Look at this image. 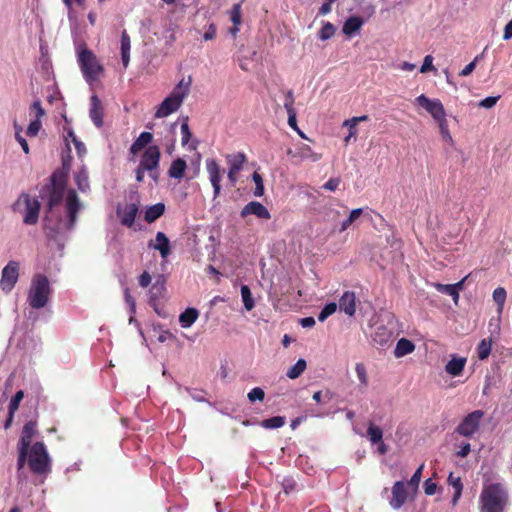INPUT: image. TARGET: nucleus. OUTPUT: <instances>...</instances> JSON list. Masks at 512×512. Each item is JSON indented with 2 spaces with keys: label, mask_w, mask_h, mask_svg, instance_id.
Returning <instances> with one entry per match:
<instances>
[{
  "label": "nucleus",
  "mask_w": 512,
  "mask_h": 512,
  "mask_svg": "<svg viewBox=\"0 0 512 512\" xmlns=\"http://www.w3.org/2000/svg\"><path fill=\"white\" fill-rule=\"evenodd\" d=\"M78 64L88 82L96 80L104 70L96 55L85 44L78 47Z\"/></svg>",
  "instance_id": "4"
},
{
  "label": "nucleus",
  "mask_w": 512,
  "mask_h": 512,
  "mask_svg": "<svg viewBox=\"0 0 512 512\" xmlns=\"http://www.w3.org/2000/svg\"><path fill=\"white\" fill-rule=\"evenodd\" d=\"M148 247L159 251L163 259L167 258L171 252L170 241L163 232H157L155 242L150 240Z\"/></svg>",
  "instance_id": "18"
},
{
  "label": "nucleus",
  "mask_w": 512,
  "mask_h": 512,
  "mask_svg": "<svg viewBox=\"0 0 512 512\" xmlns=\"http://www.w3.org/2000/svg\"><path fill=\"white\" fill-rule=\"evenodd\" d=\"M477 61H478V56H477V57H476L472 62H470L469 64H467V65L462 69V71L460 72V74H459V75H460V76H464V77H465V76L470 75V74L474 71V69H475V67H476V62H477Z\"/></svg>",
  "instance_id": "61"
},
{
  "label": "nucleus",
  "mask_w": 512,
  "mask_h": 512,
  "mask_svg": "<svg viewBox=\"0 0 512 512\" xmlns=\"http://www.w3.org/2000/svg\"><path fill=\"white\" fill-rule=\"evenodd\" d=\"M343 126L348 127L349 129V137H356L357 135V122H350V119H347L343 122Z\"/></svg>",
  "instance_id": "62"
},
{
  "label": "nucleus",
  "mask_w": 512,
  "mask_h": 512,
  "mask_svg": "<svg viewBox=\"0 0 512 512\" xmlns=\"http://www.w3.org/2000/svg\"><path fill=\"white\" fill-rule=\"evenodd\" d=\"M182 144L186 145L191 137V132L188 125V117H186L181 125Z\"/></svg>",
  "instance_id": "53"
},
{
  "label": "nucleus",
  "mask_w": 512,
  "mask_h": 512,
  "mask_svg": "<svg viewBox=\"0 0 512 512\" xmlns=\"http://www.w3.org/2000/svg\"><path fill=\"white\" fill-rule=\"evenodd\" d=\"M151 283V276L148 272L144 271L139 277V285L141 287H148Z\"/></svg>",
  "instance_id": "63"
},
{
  "label": "nucleus",
  "mask_w": 512,
  "mask_h": 512,
  "mask_svg": "<svg viewBox=\"0 0 512 512\" xmlns=\"http://www.w3.org/2000/svg\"><path fill=\"white\" fill-rule=\"evenodd\" d=\"M465 279L466 278L455 284L435 283L434 287L438 292L451 296L454 302L457 303L459 300V290L463 287Z\"/></svg>",
  "instance_id": "23"
},
{
  "label": "nucleus",
  "mask_w": 512,
  "mask_h": 512,
  "mask_svg": "<svg viewBox=\"0 0 512 512\" xmlns=\"http://www.w3.org/2000/svg\"><path fill=\"white\" fill-rule=\"evenodd\" d=\"M391 334L385 326H380L375 333L373 340L380 345H385L390 340Z\"/></svg>",
  "instance_id": "43"
},
{
  "label": "nucleus",
  "mask_w": 512,
  "mask_h": 512,
  "mask_svg": "<svg viewBox=\"0 0 512 512\" xmlns=\"http://www.w3.org/2000/svg\"><path fill=\"white\" fill-rule=\"evenodd\" d=\"M483 416L484 412L482 410L469 413L457 426L456 432L464 437H471L479 429Z\"/></svg>",
  "instance_id": "11"
},
{
  "label": "nucleus",
  "mask_w": 512,
  "mask_h": 512,
  "mask_svg": "<svg viewBox=\"0 0 512 512\" xmlns=\"http://www.w3.org/2000/svg\"><path fill=\"white\" fill-rule=\"evenodd\" d=\"M206 171L209 181L213 187V199H216L221 193V180L223 170L215 159L209 158L205 161Z\"/></svg>",
  "instance_id": "12"
},
{
  "label": "nucleus",
  "mask_w": 512,
  "mask_h": 512,
  "mask_svg": "<svg viewBox=\"0 0 512 512\" xmlns=\"http://www.w3.org/2000/svg\"><path fill=\"white\" fill-rule=\"evenodd\" d=\"M340 184V178H330L324 185L323 188L329 191H335Z\"/></svg>",
  "instance_id": "60"
},
{
  "label": "nucleus",
  "mask_w": 512,
  "mask_h": 512,
  "mask_svg": "<svg viewBox=\"0 0 512 512\" xmlns=\"http://www.w3.org/2000/svg\"><path fill=\"white\" fill-rule=\"evenodd\" d=\"M467 359L465 357H459L456 355H452L451 359L445 365V371L452 377H457L462 374Z\"/></svg>",
  "instance_id": "22"
},
{
  "label": "nucleus",
  "mask_w": 512,
  "mask_h": 512,
  "mask_svg": "<svg viewBox=\"0 0 512 512\" xmlns=\"http://www.w3.org/2000/svg\"><path fill=\"white\" fill-rule=\"evenodd\" d=\"M436 490H437V484L434 481H432V479L429 478L424 482L425 494L433 495V494H435Z\"/></svg>",
  "instance_id": "59"
},
{
  "label": "nucleus",
  "mask_w": 512,
  "mask_h": 512,
  "mask_svg": "<svg viewBox=\"0 0 512 512\" xmlns=\"http://www.w3.org/2000/svg\"><path fill=\"white\" fill-rule=\"evenodd\" d=\"M15 128H16L15 138L18 141V143L21 145L24 153L28 154L29 153V146H28V143H27L26 139L21 136L22 128L18 127L16 124H15Z\"/></svg>",
  "instance_id": "54"
},
{
  "label": "nucleus",
  "mask_w": 512,
  "mask_h": 512,
  "mask_svg": "<svg viewBox=\"0 0 512 512\" xmlns=\"http://www.w3.org/2000/svg\"><path fill=\"white\" fill-rule=\"evenodd\" d=\"M407 484L403 481H397L394 483L392 487V498L390 500V505L394 509L401 508L407 500L408 491Z\"/></svg>",
  "instance_id": "15"
},
{
  "label": "nucleus",
  "mask_w": 512,
  "mask_h": 512,
  "mask_svg": "<svg viewBox=\"0 0 512 512\" xmlns=\"http://www.w3.org/2000/svg\"><path fill=\"white\" fill-rule=\"evenodd\" d=\"M424 468V464H421L418 469L414 472L411 479L406 483L409 488H411L413 491H416L418 489L421 477H422V471Z\"/></svg>",
  "instance_id": "44"
},
{
  "label": "nucleus",
  "mask_w": 512,
  "mask_h": 512,
  "mask_svg": "<svg viewBox=\"0 0 512 512\" xmlns=\"http://www.w3.org/2000/svg\"><path fill=\"white\" fill-rule=\"evenodd\" d=\"M285 424V418L282 416H274L261 421L260 425L265 429L280 428Z\"/></svg>",
  "instance_id": "39"
},
{
  "label": "nucleus",
  "mask_w": 512,
  "mask_h": 512,
  "mask_svg": "<svg viewBox=\"0 0 512 512\" xmlns=\"http://www.w3.org/2000/svg\"><path fill=\"white\" fill-rule=\"evenodd\" d=\"M435 70L433 66V57L431 55H427L424 58L423 64L420 68L421 73H426L428 71Z\"/></svg>",
  "instance_id": "57"
},
{
  "label": "nucleus",
  "mask_w": 512,
  "mask_h": 512,
  "mask_svg": "<svg viewBox=\"0 0 512 512\" xmlns=\"http://www.w3.org/2000/svg\"><path fill=\"white\" fill-rule=\"evenodd\" d=\"M227 164L230 170L240 172L247 161L246 155L242 152L229 154L226 156Z\"/></svg>",
  "instance_id": "26"
},
{
  "label": "nucleus",
  "mask_w": 512,
  "mask_h": 512,
  "mask_svg": "<svg viewBox=\"0 0 512 512\" xmlns=\"http://www.w3.org/2000/svg\"><path fill=\"white\" fill-rule=\"evenodd\" d=\"M14 212L23 214V222L27 225H35L38 222L41 204L36 198L27 193H22L12 206Z\"/></svg>",
  "instance_id": "5"
},
{
  "label": "nucleus",
  "mask_w": 512,
  "mask_h": 512,
  "mask_svg": "<svg viewBox=\"0 0 512 512\" xmlns=\"http://www.w3.org/2000/svg\"><path fill=\"white\" fill-rule=\"evenodd\" d=\"M37 432V423L36 421H28L22 429L21 437L18 442V459H17V469L20 471L23 469L26 463L28 449L31 448V442L33 437Z\"/></svg>",
  "instance_id": "7"
},
{
  "label": "nucleus",
  "mask_w": 512,
  "mask_h": 512,
  "mask_svg": "<svg viewBox=\"0 0 512 512\" xmlns=\"http://www.w3.org/2000/svg\"><path fill=\"white\" fill-rule=\"evenodd\" d=\"M337 310V304L335 302H330L324 306L321 312L318 315V320L320 322L325 321L330 315H332Z\"/></svg>",
  "instance_id": "45"
},
{
  "label": "nucleus",
  "mask_w": 512,
  "mask_h": 512,
  "mask_svg": "<svg viewBox=\"0 0 512 512\" xmlns=\"http://www.w3.org/2000/svg\"><path fill=\"white\" fill-rule=\"evenodd\" d=\"M153 140V134L150 132H142L138 138L130 146V153L136 155L142 149H146Z\"/></svg>",
  "instance_id": "24"
},
{
  "label": "nucleus",
  "mask_w": 512,
  "mask_h": 512,
  "mask_svg": "<svg viewBox=\"0 0 512 512\" xmlns=\"http://www.w3.org/2000/svg\"><path fill=\"white\" fill-rule=\"evenodd\" d=\"M500 99V96H489V97H486L484 98L483 100H481L479 103H478V107L480 108H486V109H490L492 108L493 106L496 105V103L498 102V100Z\"/></svg>",
  "instance_id": "52"
},
{
  "label": "nucleus",
  "mask_w": 512,
  "mask_h": 512,
  "mask_svg": "<svg viewBox=\"0 0 512 512\" xmlns=\"http://www.w3.org/2000/svg\"><path fill=\"white\" fill-rule=\"evenodd\" d=\"M471 452V445L469 443H465L461 446L460 450L457 451V456L464 458L468 456V454Z\"/></svg>",
  "instance_id": "64"
},
{
  "label": "nucleus",
  "mask_w": 512,
  "mask_h": 512,
  "mask_svg": "<svg viewBox=\"0 0 512 512\" xmlns=\"http://www.w3.org/2000/svg\"><path fill=\"white\" fill-rule=\"evenodd\" d=\"M287 154L291 155L293 158H298L301 161L310 159L311 161L316 162L321 158V156L315 153L309 145L303 143L300 144L295 151L289 149Z\"/></svg>",
  "instance_id": "20"
},
{
  "label": "nucleus",
  "mask_w": 512,
  "mask_h": 512,
  "mask_svg": "<svg viewBox=\"0 0 512 512\" xmlns=\"http://www.w3.org/2000/svg\"><path fill=\"white\" fill-rule=\"evenodd\" d=\"M247 397L251 403L255 402L256 400L263 401L265 398V392L262 388L255 387L248 393Z\"/></svg>",
  "instance_id": "50"
},
{
  "label": "nucleus",
  "mask_w": 512,
  "mask_h": 512,
  "mask_svg": "<svg viewBox=\"0 0 512 512\" xmlns=\"http://www.w3.org/2000/svg\"><path fill=\"white\" fill-rule=\"evenodd\" d=\"M252 178H253V181L256 185L255 187V191H254V195L256 197H261L264 195V184H263V179H262V176L258 173V172H254L253 175H252Z\"/></svg>",
  "instance_id": "46"
},
{
  "label": "nucleus",
  "mask_w": 512,
  "mask_h": 512,
  "mask_svg": "<svg viewBox=\"0 0 512 512\" xmlns=\"http://www.w3.org/2000/svg\"><path fill=\"white\" fill-rule=\"evenodd\" d=\"M165 212L164 203H157L148 207L145 211L144 219L148 223H152L160 218Z\"/></svg>",
  "instance_id": "30"
},
{
  "label": "nucleus",
  "mask_w": 512,
  "mask_h": 512,
  "mask_svg": "<svg viewBox=\"0 0 512 512\" xmlns=\"http://www.w3.org/2000/svg\"><path fill=\"white\" fill-rule=\"evenodd\" d=\"M362 212H363V210L361 208L353 209L350 212V215L348 216V218H346L341 223L340 232L347 230L350 227V225H352L362 215Z\"/></svg>",
  "instance_id": "41"
},
{
  "label": "nucleus",
  "mask_w": 512,
  "mask_h": 512,
  "mask_svg": "<svg viewBox=\"0 0 512 512\" xmlns=\"http://www.w3.org/2000/svg\"><path fill=\"white\" fill-rule=\"evenodd\" d=\"M241 297L246 310L250 311L254 308L255 303L252 298L250 288L247 285L241 286Z\"/></svg>",
  "instance_id": "40"
},
{
  "label": "nucleus",
  "mask_w": 512,
  "mask_h": 512,
  "mask_svg": "<svg viewBox=\"0 0 512 512\" xmlns=\"http://www.w3.org/2000/svg\"><path fill=\"white\" fill-rule=\"evenodd\" d=\"M30 109L32 111H35L36 119H40L41 120V117H43L45 115V110L43 109L40 100H35L32 103Z\"/></svg>",
  "instance_id": "58"
},
{
  "label": "nucleus",
  "mask_w": 512,
  "mask_h": 512,
  "mask_svg": "<svg viewBox=\"0 0 512 512\" xmlns=\"http://www.w3.org/2000/svg\"><path fill=\"white\" fill-rule=\"evenodd\" d=\"M130 50H131L130 37L128 34H122L120 52H121V60H122L124 69H126L129 65Z\"/></svg>",
  "instance_id": "31"
},
{
  "label": "nucleus",
  "mask_w": 512,
  "mask_h": 512,
  "mask_svg": "<svg viewBox=\"0 0 512 512\" xmlns=\"http://www.w3.org/2000/svg\"><path fill=\"white\" fill-rule=\"evenodd\" d=\"M138 213V205L135 203L127 205L121 212L118 210V214H121V224L126 227H131Z\"/></svg>",
  "instance_id": "25"
},
{
  "label": "nucleus",
  "mask_w": 512,
  "mask_h": 512,
  "mask_svg": "<svg viewBox=\"0 0 512 512\" xmlns=\"http://www.w3.org/2000/svg\"><path fill=\"white\" fill-rule=\"evenodd\" d=\"M294 95H293V91L292 90H287L285 92V101H284V108L285 110L287 111V114H288V125L293 129V130H298V125H297V119H296V111L294 109Z\"/></svg>",
  "instance_id": "21"
},
{
  "label": "nucleus",
  "mask_w": 512,
  "mask_h": 512,
  "mask_svg": "<svg viewBox=\"0 0 512 512\" xmlns=\"http://www.w3.org/2000/svg\"><path fill=\"white\" fill-rule=\"evenodd\" d=\"M492 349L491 339H482L477 346V355L480 360H484L489 357Z\"/></svg>",
  "instance_id": "36"
},
{
  "label": "nucleus",
  "mask_w": 512,
  "mask_h": 512,
  "mask_svg": "<svg viewBox=\"0 0 512 512\" xmlns=\"http://www.w3.org/2000/svg\"><path fill=\"white\" fill-rule=\"evenodd\" d=\"M187 168L186 162L182 158H177L174 160L168 170V175L171 178L181 179Z\"/></svg>",
  "instance_id": "32"
},
{
  "label": "nucleus",
  "mask_w": 512,
  "mask_h": 512,
  "mask_svg": "<svg viewBox=\"0 0 512 512\" xmlns=\"http://www.w3.org/2000/svg\"><path fill=\"white\" fill-rule=\"evenodd\" d=\"M414 350H415V345L411 340L406 339V338H401L398 340V342L396 344V347L394 350V355L396 358H401L407 354L412 353Z\"/></svg>",
  "instance_id": "27"
},
{
  "label": "nucleus",
  "mask_w": 512,
  "mask_h": 512,
  "mask_svg": "<svg viewBox=\"0 0 512 512\" xmlns=\"http://www.w3.org/2000/svg\"><path fill=\"white\" fill-rule=\"evenodd\" d=\"M448 483L454 488V495L452 497L451 503L452 506H456L458 501L462 495L463 484L460 477H455L451 472L448 476Z\"/></svg>",
  "instance_id": "29"
},
{
  "label": "nucleus",
  "mask_w": 512,
  "mask_h": 512,
  "mask_svg": "<svg viewBox=\"0 0 512 512\" xmlns=\"http://www.w3.org/2000/svg\"><path fill=\"white\" fill-rule=\"evenodd\" d=\"M230 20L233 23V27L229 29V32H238L239 28L238 25L241 22V4L236 3L233 5L231 11H230Z\"/></svg>",
  "instance_id": "34"
},
{
  "label": "nucleus",
  "mask_w": 512,
  "mask_h": 512,
  "mask_svg": "<svg viewBox=\"0 0 512 512\" xmlns=\"http://www.w3.org/2000/svg\"><path fill=\"white\" fill-rule=\"evenodd\" d=\"M355 371L360 383L366 387L368 385V377L365 365L363 363H356Z\"/></svg>",
  "instance_id": "47"
},
{
  "label": "nucleus",
  "mask_w": 512,
  "mask_h": 512,
  "mask_svg": "<svg viewBox=\"0 0 512 512\" xmlns=\"http://www.w3.org/2000/svg\"><path fill=\"white\" fill-rule=\"evenodd\" d=\"M307 363L304 359H299L286 373L290 379L298 378L306 369Z\"/></svg>",
  "instance_id": "37"
},
{
  "label": "nucleus",
  "mask_w": 512,
  "mask_h": 512,
  "mask_svg": "<svg viewBox=\"0 0 512 512\" xmlns=\"http://www.w3.org/2000/svg\"><path fill=\"white\" fill-rule=\"evenodd\" d=\"M52 289L47 276L36 274L32 278L31 286L28 291L27 301L33 309L45 307L49 301Z\"/></svg>",
  "instance_id": "2"
},
{
  "label": "nucleus",
  "mask_w": 512,
  "mask_h": 512,
  "mask_svg": "<svg viewBox=\"0 0 512 512\" xmlns=\"http://www.w3.org/2000/svg\"><path fill=\"white\" fill-rule=\"evenodd\" d=\"M51 185L47 186L49 190L48 196V207L49 210H52L54 207L58 206L64 196V190L66 186V174L64 172L56 171L50 177Z\"/></svg>",
  "instance_id": "9"
},
{
  "label": "nucleus",
  "mask_w": 512,
  "mask_h": 512,
  "mask_svg": "<svg viewBox=\"0 0 512 512\" xmlns=\"http://www.w3.org/2000/svg\"><path fill=\"white\" fill-rule=\"evenodd\" d=\"M415 102L424 108L428 113L431 114V116L434 118L435 121H438L439 119H443V117L446 116L445 109L443 104L438 99H429L424 94H421L415 99Z\"/></svg>",
  "instance_id": "13"
},
{
  "label": "nucleus",
  "mask_w": 512,
  "mask_h": 512,
  "mask_svg": "<svg viewBox=\"0 0 512 512\" xmlns=\"http://www.w3.org/2000/svg\"><path fill=\"white\" fill-rule=\"evenodd\" d=\"M103 116L104 109L100 99L97 95H92L90 98L89 117L97 128H101L103 126Z\"/></svg>",
  "instance_id": "17"
},
{
  "label": "nucleus",
  "mask_w": 512,
  "mask_h": 512,
  "mask_svg": "<svg viewBox=\"0 0 512 512\" xmlns=\"http://www.w3.org/2000/svg\"><path fill=\"white\" fill-rule=\"evenodd\" d=\"M367 437L372 444H377L381 442L383 438V431L379 426L370 423L367 428Z\"/></svg>",
  "instance_id": "35"
},
{
  "label": "nucleus",
  "mask_w": 512,
  "mask_h": 512,
  "mask_svg": "<svg viewBox=\"0 0 512 512\" xmlns=\"http://www.w3.org/2000/svg\"><path fill=\"white\" fill-rule=\"evenodd\" d=\"M366 21L365 17L352 15L345 21L341 32H357Z\"/></svg>",
  "instance_id": "28"
},
{
  "label": "nucleus",
  "mask_w": 512,
  "mask_h": 512,
  "mask_svg": "<svg viewBox=\"0 0 512 512\" xmlns=\"http://www.w3.org/2000/svg\"><path fill=\"white\" fill-rule=\"evenodd\" d=\"M199 317V312L196 308H187L179 316V322L183 328L190 327Z\"/></svg>",
  "instance_id": "33"
},
{
  "label": "nucleus",
  "mask_w": 512,
  "mask_h": 512,
  "mask_svg": "<svg viewBox=\"0 0 512 512\" xmlns=\"http://www.w3.org/2000/svg\"><path fill=\"white\" fill-rule=\"evenodd\" d=\"M507 293L503 287H498L493 291V300L496 302L498 306V310L501 312L503 310L505 301H506Z\"/></svg>",
  "instance_id": "42"
},
{
  "label": "nucleus",
  "mask_w": 512,
  "mask_h": 512,
  "mask_svg": "<svg viewBox=\"0 0 512 512\" xmlns=\"http://www.w3.org/2000/svg\"><path fill=\"white\" fill-rule=\"evenodd\" d=\"M26 462L32 473L46 475L50 472V458L43 442H35L28 449Z\"/></svg>",
  "instance_id": "3"
},
{
  "label": "nucleus",
  "mask_w": 512,
  "mask_h": 512,
  "mask_svg": "<svg viewBox=\"0 0 512 512\" xmlns=\"http://www.w3.org/2000/svg\"><path fill=\"white\" fill-rule=\"evenodd\" d=\"M161 158V151L157 145L148 146L140 157L139 165L141 168L146 169L149 176L155 181H158L159 173L157 169L159 167Z\"/></svg>",
  "instance_id": "8"
},
{
  "label": "nucleus",
  "mask_w": 512,
  "mask_h": 512,
  "mask_svg": "<svg viewBox=\"0 0 512 512\" xmlns=\"http://www.w3.org/2000/svg\"><path fill=\"white\" fill-rule=\"evenodd\" d=\"M240 215L242 218H245L248 215H255L256 217L265 220L271 218V214L268 211V209L258 201H251L247 205H245L242 208Z\"/></svg>",
  "instance_id": "16"
},
{
  "label": "nucleus",
  "mask_w": 512,
  "mask_h": 512,
  "mask_svg": "<svg viewBox=\"0 0 512 512\" xmlns=\"http://www.w3.org/2000/svg\"><path fill=\"white\" fill-rule=\"evenodd\" d=\"M188 93V84L184 85L183 81L179 82V84L172 90L171 94L162 101L156 110L155 117L164 118L177 111Z\"/></svg>",
  "instance_id": "6"
},
{
  "label": "nucleus",
  "mask_w": 512,
  "mask_h": 512,
  "mask_svg": "<svg viewBox=\"0 0 512 512\" xmlns=\"http://www.w3.org/2000/svg\"><path fill=\"white\" fill-rule=\"evenodd\" d=\"M437 122L439 124L440 132H441L442 136L445 139L452 140V137H451L449 129H448V123L446 120V116L443 117V119H439Z\"/></svg>",
  "instance_id": "56"
},
{
  "label": "nucleus",
  "mask_w": 512,
  "mask_h": 512,
  "mask_svg": "<svg viewBox=\"0 0 512 512\" xmlns=\"http://www.w3.org/2000/svg\"><path fill=\"white\" fill-rule=\"evenodd\" d=\"M81 209L77 193L75 190H69L66 196V212L68 216V228L71 229L76 223L77 214Z\"/></svg>",
  "instance_id": "14"
},
{
  "label": "nucleus",
  "mask_w": 512,
  "mask_h": 512,
  "mask_svg": "<svg viewBox=\"0 0 512 512\" xmlns=\"http://www.w3.org/2000/svg\"><path fill=\"white\" fill-rule=\"evenodd\" d=\"M333 397L334 394L329 389H327L325 392L317 391L313 394V400L317 403H321L322 401L329 402L333 399Z\"/></svg>",
  "instance_id": "49"
},
{
  "label": "nucleus",
  "mask_w": 512,
  "mask_h": 512,
  "mask_svg": "<svg viewBox=\"0 0 512 512\" xmlns=\"http://www.w3.org/2000/svg\"><path fill=\"white\" fill-rule=\"evenodd\" d=\"M19 278V262L11 260L2 269L0 278V289L8 294L15 287Z\"/></svg>",
  "instance_id": "10"
},
{
  "label": "nucleus",
  "mask_w": 512,
  "mask_h": 512,
  "mask_svg": "<svg viewBox=\"0 0 512 512\" xmlns=\"http://www.w3.org/2000/svg\"><path fill=\"white\" fill-rule=\"evenodd\" d=\"M281 486L286 494L294 491L296 488V482L293 478L286 477L282 480Z\"/></svg>",
  "instance_id": "55"
},
{
  "label": "nucleus",
  "mask_w": 512,
  "mask_h": 512,
  "mask_svg": "<svg viewBox=\"0 0 512 512\" xmlns=\"http://www.w3.org/2000/svg\"><path fill=\"white\" fill-rule=\"evenodd\" d=\"M24 397V392L22 390H19L16 392V394L11 398L8 410H11L12 413H15L20 405V402L22 401Z\"/></svg>",
  "instance_id": "48"
},
{
  "label": "nucleus",
  "mask_w": 512,
  "mask_h": 512,
  "mask_svg": "<svg viewBox=\"0 0 512 512\" xmlns=\"http://www.w3.org/2000/svg\"><path fill=\"white\" fill-rule=\"evenodd\" d=\"M339 308L348 316L356 312V295L353 291H345L339 299Z\"/></svg>",
  "instance_id": "19"
},
{
  "label": "nucleus",
  "mask_w": 512,
  "mask_h": 512,
  "mask_svg": "<svg viewBox=\"0 0 512 512\" xmlns=\"http://www.w3.org/2000/svg\"><path fill=\"white\" fill-rule=\"evenodd\" d=\"M41 120L40 119H35L33 121L30 122V124L28 125V128H27V135L29 137H35L37 136L40 128H41Z\"/></svg>",
  "instance_id": "51"
},
{
  "label": "nucleus",
  "mask_w": 512,
  "mask_h": 512,
  "mask_svg": "<svg viewBox=\"0 0 512 512\" xmlns=\"http://www.w3.org/2000/svg\"><path fill=\"white\" fill-rule=\"evenodd\" d=\"M75 183L81 192H86L89 189V180L86 170L82 169L78 171L75 176Z\"/></svg>",
  "instance_id": "38"
},
{
  "label": "nucleus",
  "mask_w": 512,
  "mask_h": 512,
  "mask_svg": "<svg viewBox=\"0 0 512 512\" xmlns=\"http://www.w3.org/2000/svg\"><path fill=\"white\" fill-rule=\"evenodd\" d=\"M508 504V490L502 483L483 485L479 495V512H505Z\"/></svg>",
  "instance_id": "1"
}]
</instances>
